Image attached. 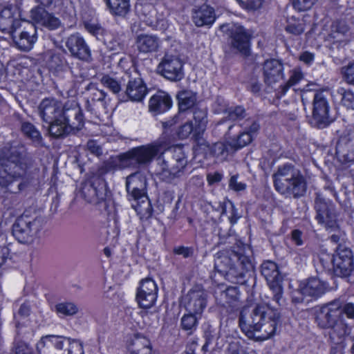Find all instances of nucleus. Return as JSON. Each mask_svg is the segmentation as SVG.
<instances>
[{"label": "nucleus", "mask_w": 354, "mask_h": 354, "mask_svg": "<svg viewBox=\"0 0 354 354\" xmlns=\"http://www.w3.org/2000/svg\"><path fill=\"white\" fill-rule=\"evenodd\" d=\"M39 114L44 122L48 124L50 136L59 138L79 130L84 125L83 114L77 103L64 106L55 98L44 99L38 107Z\"/></svg>", "instance_id": "f257e3e1"}, {"label": "nucleus", "mask_w": 354, "mask_h": 354, "mask_svg": "<svg viewBox=\"0 0 354 354\" xmlns=\"http://www.w3.org/2000/svg\"><path fill=\"white\" fill-rule=\"evenodd\" d=\"M279 321V313L277 309L267 304H259L252 312L247 308L241 311L239 325L248 338L265 341L275 334Z\"/></svg>", "instance_id": "f03ea898"}, {"label": "nucleus", "mask_w": 354, "mask_h": 354, "mask_svg": "<svg viewBox=\"0 0 354 354\" xmlns=\"http://www.w3.org/2000/svg\"><path fill=\"white\" fill-rule=\"evenodd\" d=\"M275 189L286 197H299L306 190V183L300 171L290 165L278 168L273 174Z\"/></svg>", "instance_id": "7ed1b4c3"}, {"label": "nucleus", "mask_w": 354, "mask_h": 354, "mask_svg": "<svg viewBox=\"0 0 354 354\" xmlns=\"http://www.w3.org/2000/svg\"><path fill=\"white\" fill-rule=\"evenodd\" d=\"M21 151L17 147H4L0 150V190L6 189L25 174Z\"/></svg>", "instance_id": "20e7f679"}, {"label": "nucleus", "mask_w": 354, "mask_h": 354, "mask_svg": "<svg viewBox=\"0 0 354 354\" xmlns=\"http://www.w3.org/2000/svg\"><path fill=\"white\" fill-rule=\"evenodd\" d=\"M126 189L129 200L133 201L132 207L141 219L151 215V207L147 194V180L140 172H136L127 176Z\"/></svg>", "instance_id": "39448f33"}, {"label": "nucleus", "mask_w": 354, "mask_h": 354, "mask_svg": "<svg viewBox=\"0 0 354 354\" xmlns=\"http://www.w3.org/2000/svg\"><path fill=\"white\" fill-rule=\"evenodd\" d=\"M172 152V162L168 164L164 160L159 158V169L158 174L165 181L170 182L175 178L180 177L183 174V169L187 165L185 153L180 145H176L170 149Z\"/></svg>", "instance_id": "423d86ee"}, {"label": "nucleus", "mask_w": 354, "mask_h": 354, "mask_svg": "<svg viewBox=\"0 0 354 354\" xmlns=\"http://www.w3.org/2000/svg\"><path fill=\"white\" fill-rule=\"evenodd\" d=\"M317 214L316 218L319 223L323 225L330 232H334L331 235V241L339 243L344 241L345 233L341 230L337 223L336 214L333 205L326 203L317 205Z\"/></svg>", "instance_id": "0eeeda50"}, {"label": "nucleus", "mask_w": 354, "mask_h": 354, "mask_svg": "<svg viewBox=\"0 0 354 354\" xmlns=\"http://www.w3.org/2000/svg\"><path fill=\"white\" fill-rule=\"evenodd\" d=\"M183 64L179 56L167 53L158 66V73L166 79L177 82L184 77Z\"/></svg>", "instance_id": "6e6552de"}, {"label": "nucleus", "mask_w": 354, "mask_h": 354, "mask_svg": "<svg viewBox=\"0 0 354 354\" xmlns=\"http://www.w3.org/2000/svg\"><path fill=\"white\" fill-rule=\"evenodd\" d=\"M39 231V221L21 217L14 224L12 234L19 243L30 244L38 238Z\"/></svg>", "instance_id": "1a4fd4ad"}, {"label": "nucleus", "mask_w": 354, "mask_h": 354, "mask_svg": "<svg viewBox=\"0 0 354 354\" xmlns=\"http://www.w3.org/2000/svg\"><path fill=\"white\" fill-rule=\"evenodd\" d=\"M342 320V301L339 299H335L324 305L316 317L317 324L323 328H329Z\"/></svg>", "instance_id": "9d476101"}, {"label": "nucleus", "mask_w": 354, "mask_h": 354, "mask_svg": "<svg viewBox=\"0 0 354 354\" xmlns=\"http://www.w3.org/2000/svg\"><path fill=\"white\" fill-rule=\"evenodd\" d=\"M159 151L156 145H147L135 147L123 153L121 160L126 164L137 163L146 165L149 163Z\"/></svg>", "instance_id": "9b49d317"}, {"label": "nucleus", "mask_w": 354, "mask_h": 354, "mask_svg": "<svg viewBox=\"0 0 354 354\" xmlns=\"http://www.w3.org/2000/svg\"><path fill=\"white\" fill-rule=\"evenodd\" d=\"M158 290V286L153 279L150 277L142 279L140 281L136 293V299L139 306L142 308L152 307L156 301Z\"/></svg>", "instance_id": "f8f14e48"}, {"label": "nucleus", "mask_w": 354, "mask_h": 354, "mask_svg": "<svg viewBox=\"0 0 354 354\" xmlns=\"http://www.w3.org/2000/svg\"><path fill=\"white\" fill-rule=\"evenodd\" d=\"M207 295L199 286H194L183 299V304L187 312L201 315L207 306Z\"/></svg>", "instance_id": "ddd939ff"}, {"label": "nucleus", "mask_w": 354, "mask_h": 354, "mask_svg": "<svg viewBox=\"0 0 354 354\" xmlns=\"http://www.w3.org/2000/svg\"><path fill=\"white\" fill-rule=\"evenodd\" d=\"M16 46L21 50H29L32 48L37 37L33 25L24 21L22 26L10 33Z\"/></svg>", "instance_id": "4468645a"}, {"label": "nucleus", "mask_w": 354, "mask_h": 354, "mask_svg": "<svg viewBox=\"0 0 354 354\" xmlns=\"http://www.w3.org/2000/svg\"><path fill=\"white\" fill-rule=\"evenodd\" d=\"M330 105L324 92H317L313 102V119L320 128H324L330 122Z\"/></svg>", "instance_id": "2eb2a0df"}, {"label": "nucleus", "mask_w": 354, "mask_h": 354, "mask_svg": "<svg viewBox=\"0 0 354 354\" xmlns=\"http://www.w3.org/2000/svg\"><path fill=\"white\" fill-rule=\"evenodd\" d=\"M20 12L16 6H5L0 12V30L6 33H11L16 28L22 26Z\"/></svg>", "instance_id": "dca6fc26"}, {"label": "nucleus", "mask_w": 354, "mask_h": 354, "mask_svg": "<svg viewBox=\"0 0 354 354\" xmlns=\"http://www.w3.org/2000/svg\"><path fill=\"white\" fill-rule=\"evenodd\" d=\"M261 273L267 281L270 289L273 293V299L279 303L283 296V280L284 275L279 267H261Z\"/></svg>", "instance_id": "f3484780"}, {"label": "nucleus", "mask_w": 354, "mask_h": 354, "mask_svg": "<svg viewBox=\"0 0 354 354\" xmlns=\"http://www.w3.org/2000/svg\"><path fill=\"white\" fill-rule=\"evenodd\" d=\"M263 74L265 84L273 86L283 79V66L275 59L266 60L263 66Z\"/></svg>", "instance_id": "a211bd4d"}, {"label": "nucleus", "mask_w": 354, "mask_h": 354, "mask_svg": "<svg viewBox=\"0 0 354 354\" xmlns=\"http://www.w3.org/2000/svg\"><path fill=\"white\" fill-rule=\"evenodd\" d=\"M330 289L327 283L317 277H310L300 282L301 294L313 299H317Z\"/></svg>", "instance_id": "6ab92c4d"}, {"label": "nucleus", "mask_w": 354, "mask_h": 354, "mask_svg": "<svg viewBox=\"0 0 354 354\" xmlns=\"http://www.w3.org/2000/svg\"><path fill=\"white\" fill-rule=\"evenodd\" d=\"M30 17L36 25L44 26L50 30L57 29L60 26V21L58 18L41 7L32 8L30 10Z\"/></svg>", "instance_id": "aec40b11"}, {"label": "nucleus", "mask_w": 354, "mask_h": 354, "mask_svg": "<svg viewBox=\"0 0 354 354\" xmlns=\"http://www.w3.org/2000/svg\"><path fill=\"white\" fill-rule=\"evenodd\" d=\"M198 150L203 151L206 156H213L219 160H225L230 151H234L231 149L230 142L227 143L217 142L212 146H209L206 141L202 140L201 142L197 144Z\"/></svg>", "instance_id": "412c9836"}, {"label": "nucleus", "mask_w": 354, "mask_h": 354, "mask_svg": "<svg viewBox=\"0 0 354 354\" xmlns=\"http://www.w3.org/2000/svg\"><path fill=\"white\" fill-rule=\"evenodd\" d=\"M66 46L72 55L81 59L90 55V50L84 39L79 34L71 35L68 37Z\"/></svg>", "instance_id": "4be33fe9"}, {"label": "nucleus", "mask_w": 354, "mask_h": 354, "mask_svg": "<svg viewBox=\"0 0 354 354\" xmlns=\"http://www.w3.org/2000/svg\"><path fill=\"white\" fill-rule=\"evenodd\" d=\"M192 20L198 27L211 26L216 20L214 8L206 4L202 5L193 11Z\"/></svg>", "instance_id": "5701e85b"}, {"label": "nucleus", "mask_w": 354, "mask_h": 354, "mask_svg": "<svg viewBox=\"0 0 354 354\" xmlns=\"http://www.w3.org/2000/svg\"><path fill=\"white\" fill-rule=\"evenodd\" d=\"M231 32L233 46L243 54H248L250 34L243 26L236 25L232 28Z\"/></svg>", "instance_id": "b1692460"}, {"label": "nucleus", "mask_w": 354, "mask_h": 354, "mask_svg": "<svg viewBox=\"0 0 354 354\" xmlns=\"http://www.w3.org/2000/svg\"><path fill=\"white\" fill-rule=\"evenodd\" d=\"M172 106L170 96L165 91H158L151 97L149 102V109L155 114L162 113Z\"/></svg>", "instance_id": "393cba45"}, {"label": "nucleus", "mask_w": 354, "mask_h": 354, "mask_svg": "<svg viewBox=\"0 0 354 354\" xmlns=\"http://www.w3.org/2000/svg\"><path fill=\"white\" fill-rule=\"evenodd\" d=\"M125 93L130 100L140 102L146 96L147 90L142 80L140 77H136L129 81Z\"/></svg>", "instance_id": "a878e982"}, {"label": "nucleus", "mask_w": 354, "mask_h": 354, "mask_svg": "<svg viewBox=\"0 0 354 354\" xmlns=\"http://www.w3.org/2000/svg\"><path fill=\"white\" fill-rule=\"evenodd\" d=\"M137 49L142 53H149L157 51L160 45V39L153 35L141 34L136 38Z\"/></svg>", "instance_id": "bb28decb"}, {"label": "nucleus", "mask_w": 354, "mask_h": 354, "mask_svg": "<svg viewBox=\"0 0 354 354\" xmlns=\"http://www.w3.org/2000/svg\"><path fill=\"white\" fill-rule=\"evenodd\" d=\"M349 28L345 21H336L330 27V32L327 37V40L332 42H342L348 40Z\"/></svg>", "instance_id": "cd10ccee"}, {"label": "nucleus", "mask_w": 354, "mask_h": 354, "mask_svg": "<svg viewBox=\"0 0 354 354\" xmlns=\"http://www.w3.org/2000/svg\"><path fill=\"white\" fill-rule=\"evenodd\" d=\"M324 257L330 259L328 254H323ZM333 266H353V254L350 249L339 247L336 254L331 259Z\"/></svg>", "instance_id": "c85d7f7f"}, {"label": "nucleus", "mask_w": 354, "mask_h": 354, "mask_svg": "<svg viewBox=\"0 0 354 354\" xmlns=\"http://www.w3.org/2000/svg\"><path fill=\"white\" fill-rule=\"evenodd\" d=\"M216 104H218L221 106V108H218L216 111L218 113L225 112L226 115L225 116V120H227L230 121H239L242 118H243L245 115V110L242 106H236L234 108H230L229 109H225V102L223 99L219 98L216 102Z\"/></svg>", "instance_id": "c756f323"}, {"label": "nucleus", "mask_w": 354, "mask_h": 354, "mask_svg": "<svg viewBox=\"0 0 354 354\" xmlns=\"http://www.w3.org/2000/svg\"><path fill=\"white\" fill-rule=\"evenodd\" d=\"M144 348L152 349L151 341L142 334H134L129 341L127 346L128 352H138Z\"/></svg>", "instance_id": "7c9ffc66"}, {"label": "nucleus", "mask_w": 354, "mask_h": 354, "mask_svg": "<svg viewBox=\"0 0 354 354\" xmlns=\"http://www.w3.org/2000/svg\"><path fill=\"white\" fill-rule=\"evenodd\" d=\"M204 337L205 338V343L203 346L202 349L204 351H207L209 347L212 346V349H219L223 346V340L221 339L218 333L209 327L205 331Z\"/></svg>", "instance_id": "2f4dec72"}, {"label": "nucleus", "mask_w": 354, "mask_h": 354, "mask_svg": "<svg viewBox=\"0 0 354 354\" xmlns=\"http://www.w3.org/2000/svg\"><path fill=\"white\" fill-rule=\"evenodd\" d=\"M106 3L114 15L124 17L129 10V0H106Z\"/></svg>", "instance_id": "473e14b6"}, {"label": "nucleus", "mask_w": 354, "mask_h": 354, "mask_svg": "<svg viewBox=\"0 0 354 354\" xmlns=\"http://www.w3.org/2000/svg\"><path fill=\"white\" fill-rule=\"evenodd\" d=\"M124 80L113 75H104L100 79L102 84L114 94H118L122 89Z\"/></svg>", "instance_id": "72a5a7b5"}, {"label": "nucleus", "mask_w": 354, "mask_h": 354, "mask_svg": "<svg viewBox=\"0 0 354 354\" xmlns=\"http://www.w3.org/2000/svg\"><path fill=\"white\" fill-rule=\"evenodd\" d=\"M201 315L189 313L183 315L180 319L182 328L188 332V334H192L197 328L198 321Z\"/></svg>", "instance_id": "f704fd0d"}, {"label": "nucleus", "mask_w": 354, "mask_h": 354, "mask_svg": "<svg viewBox=\"0 0 354 354\" xmlns=\"http://www.w3.org/2000/svg\"><path fill=\"white\" fill-rule=\"evenodd\" d=\"M329 328H331L329 334L330 338L334 344L341 343L347 335V326L342 320L337 322L334 326H331Z\"/></svg>", "instance_id": "c9c22d12"}, {"label": "nucleus", "mask_w": 354, "mask_h": 354, "mask_svg": "<svg viewBox=\"0 0 354 354\" xmlns=\"http://www.w3.org/2000/svg\"><path fill=\"white\" fill-rule=\"evenodd\" d=\"M177 98L179 109L183 111L192 107L196 100V95L190 91H180L178 94Z\"/></svg>", "instance_id": "e433bc0d"}, {"label": "nucleus", "mask_w": 354, "mask_h": 354, "mask_svg": "<svg viewBox=\"0 0 354 354\" xmlns=\"http://www.w3.org/2000/svg\"><path fill=\"white\" fill-rule=\"evenodd\" d=\"M55 310L59 317H69L77 313L78 307L73 302L64 301L56 304Z\"/></svg>", "instance_id": "4c0bfd02"}, {"label": "nucleus", "mask_w": 354, "mask_h": 354, "mask_svg": "<svg viewBox=\"0 0 354 354\" xmlns=\"http://www.w3.org/2000/svg\"><path fill=\"white\" fill-rule=\"evenodd\" d=\"M226 277L227 280L232 283H243L245 281V270L244 267H229Z\"/></svg>", "instance_id": "58836bf2"}, {"label": "nucleus", "mask_w": 354, "mask_h": 354, "mask_svg": "<svg viewBox=\"0 0 354 354\" xmlns=\"http://www.w3.org/2000/svg\"><path fill=\"white\" fill-rule=\"evenodd\" d=\"M193 133V136L195 140L198 141V144L201 142L203 139L201 138V134H198V131L195 132V127L190 122H187L180 126L177 131V136L180 139H186L190 134Z\"/></svg>", "instance_id": "ea45409f"}, {"label": "nucleus", "mask_w": 354, "mask_h": 354, "mask_svg": "<svg viewBox=\"0 0 354 354\" xmlns=\"http://www.w3.org/2000/svg\"><path fill=\"white\" fill-rule=\"evenodd\" d=\"M84 25L86 30L97 39H103L106 35L104 28L97 21H85Z\"/></svg>", "instance_id": "a19ab883"}, {"label": "nucleus", "mask_w": 354, "mask_h": 354, "mask_svg": "<svg viewBox=\"0 0 354 354\" xmlns=\"http://www.w3.org/2000/svg\"><path fill=\"white\" fill-rule=\"evenodd\" d=\"M194 119L195 132L198 131V134H201L205 131L207 122V112L202 109L196 110L194 113Z\"/></svg>", "instance_id": "79ce46f5"}, {"label": "nucleus", "mask_w": 354, "mask_h": 354, "mask_svg": "<svg viewBox=\"0 0 354 354\" xmlns=\"http://www.w3.org/2000/svg\"><path fill=\"white\" fill-rule=\"evenodd\" d=\"M252 140L253 138H252V134L247 133L244 130L241 133H240L236 140H232L230 142V145L232 149L236 151L248 145Z\"/></svg>", "instance_id": "37998d69"}, {"label": "nucleus", "mask_w": 354, "mask_h": 354, "mask_svg": "<svg viewBox=\"0 0 354 354\" xmlns=\"http://www.w3.org/2000/svg\"><path fill=\"white\" fill-rule=\"evenodd\" d=\"M303 73L298 68H294L290 71L288 81L281 87V94L285 95L290 87L297 84L303 78Z\"/></svg>", "instance_id": "c03bdc74"}, {"label": "nucleus", "mask_w": 354, "mask_h": 354, "mask_svg": "<svg viewBox=\"0 0 354 354\" xmlns=\"http://www.w3.org/2000/svg\"><path fill=\"white\" fill-rule=\"evenodd\" d=\"M337 93L342 96V104L347 109H354V93L343 87L339 88Z\"/></svg>", "instance_id": "a18cd8bd"}, {"label": "nucleus", "mask_w": 354, "mask_h": 354, "mask_svg": "<svg viewBox=\"0 0 354 354\" xmlns=\"http://www.w3.org/2000/svg\"><path fill=\"white\" fill-rule=\"evenodd\" d=\"M21 131L26 136L32 139L33 141H40L41 138V134L32 124L29 122H24L21 125Z\"/></svg>", "instance_id": "49530a36"}, {"label": "nucleus", "mask_w": 354, "mask_h": 354, "mask_svg": "<svg viewBox=\"0 0 354 354\" xmlns=\"http://www.w3.org/2000/svg\"><path fill=\"white\" fill-rule=\"evenodd\" d=\"M351 267H329L326 272L332 279L335 277L344 278L350 275Z\"/></svg>", "instance_id": "de8ad7c7"}, {"label": "nucleus", "mask_w": 354, "mask_h": 354, "mask_svg": "<svg viewBox=\"0 0 354 354\" xmlns=\"http://www.w3.org/2000/svg\"><path fill=\"white\" fill-rule=\"evenodd\" d=\"M221 296L225 299L226 303L230 304L239 298V290L236 287L230 286L225 289Z\"/></svg>", "instance_id": "09e8293b"}, {"label": "nucleus", "mask_w": 354, "mask_h": 354, "mask_svg": "<svg viewBox=\"0 0 354 354\" xmlns=\"http://www.w3.org/2000/svg\"><path fill=\"white\" fill-rule=\"evenodd\" d=\"M110 50L118 53L123 48V46L117 38H111V35H106L102 39Z\"/></svg>", "instance_id": "8fccbe9b"}, {"label": "nucleus", "mask_w": 354, "mask_h": 354, "mask_svg": "<svg viewBox=\"0 0 354 354\" xmlns=\"http://www.w3.org/2000/svg\"><path fill=\"white\" fill-rule=\"evenodd\" d=\"M63 354H84L83 346L77 340L69 341V346Z\"/></svg>", "instance_id": "3c124183"}, {"label": "nucleus", "mask_w": 354, "mask_h": 354, "mask_svg": "<svg viewBox=\"0 0 354 354\" xmlns=\"http://www.w3.org/2000/svg\"><path fill=\"white\" fill-rule=\"evenodd\" d=\"M342 73L346 82L354 85V62L342 68Z\"/></svg>", "instance_id": "603ef678"}, {"label": "nucleus", "mask_w": 354, "mask_h": 354, "mask_svg": "<svg viewBox=\"0 0 354 354\" xmlns=\"http://www.w3.org/2000/svg\"><path fill=\"white\" fill-rule=\"evenodd\" d=\"M286 30L291 34L300 35L304 30V23L301 21H297L292 24H289Z\"/></svg>", "instance_id": "864d4df0"}, {"label": "nucleus", "mask_w": 354, "mask_h": 354, "mask_svg": "<svg viewBox=\"0 0 354 354\" xmlns=\"http://www.w3.org/2000/svg\"><path fill=\"white\" fill-rule=\"evenodd\" d=\"M318 0H295L294 7L304 11L310 9Z\"/></svg>", "instance_id": "5fc2aeb1"}, {"label": "nucleus", "mask_w": 354, "mask_h": 354, "mask_svg": "<svg viewBox=\"0 0 354 354\" xmlns=\"http://www.w3.org/2000/svg\"><path fill=\"white\" fill-rule=\"evenodd\" d=\"M52 335H48L43 336L41 339L37 344V350L39 354H41L44 348H50L53 346V342H51Z\"/></svg>", "instance_id": "6e6d98bb"}, {"label": "nucleus", "mask_w": 354, "mask_h": 354, "mask_svg": "<svg viewBox=\"0 0 354 354\" xmlns=\"http://www.w3.org/2000/svg\"><path fill=\"white\" fill-rule=\"evenodd\" d=\"M15 62L14 61L8 62L6 68L5 69L3 64L0 62V80L6 73L8 75L15 76L16 75Z\"/></svg>", "instance_id": "4d7b16f0"}, {"label": "nucleus", "mask_w": 354, "mask_h": 354, "mask_svg": "<svg viewBox=\"0 0 354 354\" xmlns=\"http://www.w3.org/2000/svg\"><path fill=\"white\" fill-rule=\"evenodd\" d=\"M229 187L234 191L239 192L244 190L246 187V185L243 183L239 182L237 180V177L236 176H233L230 180Z\"/></svg>", "instance_id": "13d9d810"}, {"label": "nucleus", "mask_w": 354, "mask_h": 354, "mask_svg": "<svg viewBox=\"0 0 354 354\" xmlns=\"http://www.w3.org/2000/svg\"><path fill=\"white\" fill-rule=\"evenodd\" d=\"M174 252L176 254L181 255L185 258L189 257L193 254V249L189 247L178 246L174 249Z\"/></svg>", "instance_id": "bf43d9fd"}, {"label": "nucleus", "mask_w": 354, "mask_h": 354, "mask_svg": "<svg viewBox=\"0 0 354 354\" xmlns=\"http://www.w3.org/2000/svg\"><path fill=\"white\" fill-rule=\"evenodd\" d=\"M10 259V249L7 247L0 246V266L4 263H9L8 261Z\"/></svg>", "instance_id": "052dcab7"}, {"label": "nucleus", "mask_w": 354, "mask_h": 354, "mask_svg": "<svg viewBox=\"0 0 354 354\" xmlns=\"http://www.w3.org/2000/svg\"><path fill=\"white\" fill-rule=\"evenodd\" d=\"M15 354H33L32 348L26 343L21 342L15 347Z\"/></svg>", "instance_id": "680f3d73"}, {"label": "nucleus", "mask_w": 354, "mask_h": 354, "mask_svg": "<svg viewBox=\"0 0 354 354\" xmlns=\"http://www.w3.org/2000/svg\"><path fill=\"white\" fill-rule=\"evenodd\" d=\"M259 129V124L252 120H248V124L245 127V131L247 133H250V134H252V138H254L257 132L258 131Z\"/></svg>", "instance_id": "e2e57ef3"}, {"label": "nucleus", "mask_w": 354, "mask_h": 354, "mask_svg": "<svg viewBox=\"0 0 354 354\" xmlns=\"http://www.w3.org/2000/svg\"><path fill=\"white\" fill-rule=\"evenodd\" d=\"M227 204L229 205L232 211L231 214L228 216V218L231 224L234 225L236 223L240 216L237 214L236 209H235L234 205L230 201H227Z\"/></svg>", "instance_id": "0e129e2a"}, {"label": "nucleus", "mask_w": 354, "mask_h": 354, "mask_svg": "<svg viewBox=\"0 0 354 354\" xmlns=\"http://www.w3.org/2000/svg\"><path fill=\"white\" fill-rule=\"evenodd\" d=\"M304 297H306L304 295H302L300 291V285L299 286V288L297 290L293 291L292 292V301L295 304H299L304 301Z\"/></svg>", "instance_id": "69168bd1"}, {"label": "nucleus", "mask_w": 354, "mask_h": 354, "mask_svg": "<svg viewBox=\"0 0 354 354\" xmlns=\"http://www.w3.org/2000/svg\"><path fill=\"white\" fill-rule=\"evenodd\" d=\"M342 313H345L348 318H354V304L348 303L343 307L342 306Z\"/></svg>", "instance_id": "338daca9"}, {"label": "nucleus", "mask_w": 354, "mask_h": 354, "mask_svg": "<svg viewBox=\"0 0 354 354\" xmlns=\"http://www.w3.org/2000/svg\"><path fill=\"white\" fill-rule=\"evenodd\" d=\"M222 179V175L219 173L209 174L207 176V182L209 185L218 183Z\"/></svg>", "instance_id": "774afa93"}]
</instances>
